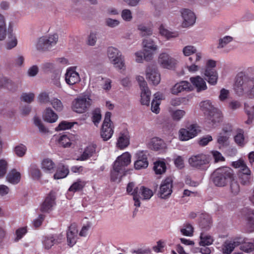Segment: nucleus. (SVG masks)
<instances>
[{"label": "nucleus", "instance_id": "obj_24", "mask_svg": "<svg viewBox=\"0 0 254 254\" xmlns=\"http://www.w3.org/2000/svg\"><path fill=\"white\" fill-rule=\"evenodd\" d=\"M13 23H9L8 26V40L5 45L6 49L10 50L16 47L18 40L16 35L13 33Z\"/></svg>", "mask_w": 254, "mask_h": 254}, {"label": "nucleus", "instance_id": "obj_26", "mask_svg": "<svg viewBox=\"0 0 254 254\" xmlns=\"http://www.w3.org/2000/svg\"><path fill=\"white\" fill-rule=\"evenodd\" d=\"M78 229L75 224H71L67 232L66 237L68 245L72 247L75 244L78 238Z\"/></svg>", "mask_w": 254, "mask_h": 254}, {"label": "nucleus", "instance_id": "obj_11", "mask_svg": "<svg viewBox=\"0 0 254 254\" xmlns=\"http://www.w3.org/2000/svg\"><path fill=\"white\" fill-rule=\"evenodd\" d=\"M91 104V100L88 96H81L73 101L72 109L77 113H83L87 111Z\"/></svg>", "mask_w": 254, "mask_h": 254}, {"label": "nucleus", "instance_id": "obj_7", "mask_svg": "<svg viewBox=\"0 0 254 254\" xmlns=\"http://www.w3.org/2000/svg\"><path fill=\"white\" fill-rule=\"evenodd\" d=\"M216 62L213 60L206 61L203 70V74L206 77L207 82L211 85H214L217 83L218 73L215 69Z\"/></svg>", "mask_w": 254, "mask_h": 254}, {"label": "nucleus", "instance_id": "obj_1", "mask_svg": "<svg viewBox=\"0 0 254 254\" xmlns=\"http://www.w3.org/2000/svg\"><path fill=\"white\" fill-rule=\"evenodd\" d=\"M234 90L239 95L246 92L250 98H254V78H251L243 72L237 75Z\"/></svg>", "mask_w": 254, "mask_h": 254}, {"label": "nucleus", "instance_id": "obj_63", "mask_svg": "<svg viewBox=\"0 0 254 254\" xmlns=\"http://www.w3.org/2000/svg\"><path fill=\"white\" fill-rule=\"evenodd\" d=\"M181 232L184 235L187 236H191L193 232L192 226L190 224L184 225V227L181 229Z\"/></svg>", "mask_w": 254, "mask_h": 254}, {"label": "nucleus", "instance_id": "obj_49", "mask_svg": "<svg viewBox=\"0 0 254 254\" xmlns=\"http://www.w3.org/2000/svg\"><path fill=\"white\" fill-rule=\"evenodd\" d=\"M189 101V96L183 97H174L171 99L170 103L173 107H177L181 105H186Z\"/></svg>", "mask_w": 254, "mask_h": 254}, {"label": "nucleus", "instance_id": "obj_40", "mask_svg": "<svg viewBox=\"0 0 254 254\" xmlns=\"http://www.w3.org/2000/svg\"><path fill=\"white\" fill-rule=\"evenodd\" d=\"M41 168L46 172L52 173L55 168V164L51 159L45 158L41 162Z\"/></svg>", "mask_w": 254, "mask_h": 254}, {"label": "nucleus", "instance_id": "obj_20", "mask_svg": "<svg viewBox=\"0 0 254 254\" xmlns=\"http://www.w3.org/2000/svg\"><path fill=\"white\" fill-rule=\"evenodd\" d=\"M56 196L53 192H51L45 198L40 206L41 211L45 213H50L56 205Z\"/></svg>", "mask_w": 254, "mask_h": 254}, {"label": "nucleus", "instance_id": "obj_41", "mask_svg": "<svg viewBox=\"0 0 254 254\" xmlns=\"http://www.w3.org/2000/svg\"><path fill=\"white\" fill-rule=\"evenodd\" d=\"M246 216L248 220V226L250 228V231L252 232L254 231V210L252 209L246 208L244 210Z\"/></svg>", "mask_w": 254, "mask_h": 254}, {"label": "nucleus", "instance_id": "obj_17", "mask_svg": "<svg viewBox=\"0 0 254 254\" xmlns=\"http://www.w3.org/2000/svg\"><path fill=\"white\" fill-rule=\"evenodd\" d=\"M64 76L65 82L69 85H73L80 81L79 74L76 71L75 67L67 68Z\"/></svg>", "mask_w": 254, "mask_h": 254}, {"label": "nucleus", "instance_id": "obj_32", "mask_svg": "<svg viewBox=\"0 0 254 254\" xmlns=\"http://www.w3.org/2000/svg\"><path fill=\"white\" fill-rule=\"evenodd\" d=\"M242 242V241H233L229 240L225 241L222 245V251L223 254H230L235 247Z\"/></svg>", "mask_w": 254, "mask_h": 254}, {"label": "nucleus", "instance_id": "obj_14", "mask_svg": "<svg viewBox=\"0 0 254 254\" xmlns=\"http://www.w3.org/2000/svg\"><path fill=\"white\" fill-rule=\"evenodd\" d=\"M199 127L195 124L190 125L186 128H181L179 131V138L182 141H187L192 138L200 132Z\"/></svg>", "mask_w": 254, "mask_h": 254}, {"label": "nucleus", "instance_id": "obj_21", "mask_svg": "<svg viewBox=\"0 0 254 254\" xmlns=\"http://www.w3.org/2000/svg\"><path fill=\"white\" fill-rule=\"evenodd\" d=\"M147 146L151 150L160 152L164 151L167 148L165 142L157 137L151 138L147 143Z\"/></svg>", "mask_w": 254, "mask_h": 254}, {"label": "nucleus", "instance_id": "obj_45", "mask_svg": "<svg viewBox=\"0 0 254 254\" xmlns=\"http://www.w3.org/2000/svg\"><path fill=\"white\" fill-rule=\"evenodd\" d=\"M29 174L30 176L35 180H39L42 176L41 170L37 166L32 164L29 169Z\"/></svg>", "mask_w": 254, "mask_h": 254}, {"label": "nucleus", "instance_id": "obj_51", "mask_svg": "<svg viewBox=\"0 0 254 254\" xmlns=\"http://www.w3.org/2000/svg\"><path fill=\"white\" fill-rule=\"evenodd\" d=\"M85 185V182L83 181L78 180L68 189V191L75 192L81 190Z\"/></svg>", "mask_w": 254, "mask_h": 254}, {"label": "nucleus", "instance_id": "obj_22", "mask_svg": "<svg viewBox=\"0 0 254 254\" xmlns=\"http://www.w3.org/2000/svg\"><path fill=\"white\" fill-rule=\"evenodd\" d=\"M136 160L134 162V166L136 170L146 168L148 166V162L145 152L143 151L137 152L136 154Z\"/></svg>", "mask_w": 254, "mask_h": 254}, {"label": "nucleus", "instance_id": "obj_58", "mask_svg": "<svg viewBox=\"0 0 254 254\" xmlns=\"http://www.w3.org/2000/svg\"><path fill=\"white\" fill-rule=\"evenodd\" d=\"M27 230L26 227H20L17 229L15 231L14 241H19L23 237V236L27 233Z\"/></svg>", "mask_w": 254, "mask_h": 254}, {"label": "nucleus", "instance_id": "obj_43", "mask_svg": "<svg viewBox=\"0 0 254 254\" xmlns=\"http://www.w3.org/2000/svg\"><path fill=\"white\" fill-rule=\"evenodd\" d=\"M214 241V239L209 234L202 232L200 235L199 245L202 246H209Z\"/></svg>", "mask_w": 254, "mask_h": 254}, {"label": "nucleus", "instance_id": "obj_4", "mask_svg": "<svg viewBox=\"0 0 254 254\" xmlns=\"http://www.w3.org/2000/svg\"><path fill=\"white\" fill-rule=\"evenodd\" d=\"M212 177L215 185L222 187L233 179L234 175L232 169L223 167L217 169L212 174Z\"/></svg>", "mask_w": 254, "mask_h": 254}, {"label": "nucleus", "instance_id": "obj_23", "mask_svg": "<svg viewBox=\"0 0 254 254\" xmlns=\"http://www.w3.org/2000/svg\"><path fill=\"white\" fill-rule=\"evenodd\" d=\"M190 81L193 86V89L194 87L198 92L205 90L207 88L205 80L199 75L190 77Z\"/></svg>", "mask_w": 254, "mask_h": 254}, {"label": "nucleus", "instance_id": "obj_52", "mask_svg": "<svg viewBox=\"0 0 254 254\" xmlns=\"http://www.w3.org/2000/svg\"><path fill=\"white\" fill-rule=\"evenodd\" d=\"M166 164L163 161H156L154 163V170L156 174H162L166 171Z\"/></svg>", "mask_w": 254, "mask_h": 254}, {"label": "nucleus", "instance_id": "obj_55", "mask_svg": "<svg viewBox=\"0 0 254 254\" xmlns=\"http://www.w3.org/2000/svg\"><path fill=\"white\" fill-rule=\"evenodd\" d=\"M171 114L173 120L179 121L185 116L186 112L183 110L177 109L173 111Z\"/></svg>", "mask_w": 254, "mask_h": 254}, {"label": "nucleus", "instance_id": "obj_48", "mask_svg": "<svg viewBox=\"0 0 254 254\" xmlns=\"http://www.w3.org/2000/svg\"><path fill=\"white\" fill-rule=\"evenodd\" d=\"M69 173V170L65 166H59L54 175L55 179H61L66 177Z\"/></svg>", "mask_w": 254, "mask_h": 254}, {"label": "nucleus", "instance_id": "obj_2", "mask_svg": "<svg viewBox=\"0 0 254 254\" xmlns=\"http://www.w3.org/2000/svg\"><path fill=\"white\" fill-rule=\"evenodd\" d=\"M182 53L185 57H190L188 62L190 64H186V69L190 73H195L200 69L198 64L203 58V54L197 52L196 48L192 45H187L182 49Z\"/></svg>", "mask_w": 254, "mask_h": 254}, {"label": "nucleus", "instance_id": "obj_19", "mask_svg": "<svg viewBox=\"0 0 254 254\" xmlns=\"http://www.w3.org/2000/svg\"><path fill=\"white\" fill-rule=\"evenodd\" d=\"M146 77L149 81L154 85H158L161 80V75L158 69L152 66L147 67L146 71Z\"/></svg>", "mask_w": 254, "mask_h": 254}, {"label": "nucleus", "instance_id": "obj_15", "mask_svg": "<svg viewBox=\"0 0 254 254\" xmlns=\"http://www.w3.org/2000/svg\"><path fill=\"white\" fill-rule=\"evenodd\" d=\"M173 180L171 178H167L163 180L160 187L158 192L159 196L163 199L168 198L172 192Z\"/></svg>", "mask_w": 254, "mask_h": 254}, {"label": "nucleus", "instance_id": "obj_35", "mask_svg": "<svg viewBox=\"0 0 254 254\" xmlns=\"http://www.w3.org/2000/svg\"><path fill=\"white\" fill-rule=\"evenodd\" d=\"M21 179V174L16 169H12L9 172L6 176V180L10 183L15 185L18 184Z\"/></svg>", "mask_w": 254, "mask_h": 254}, {"label": "nucleus", "instance_id": "obj_30", "mask_svg": "<svg viewBox=\"0 0 254 254\" xmlns=\"http://www.w3.org/2000/svg\"><path fill=\"white\" fill-rule=\"evenodd\" d=\"M43 120L48 123H53L56 122L58 119V116L50 108H47L43 113Z\"/></svg>", "mask_w": 254, "mask_h": 254}, {"label": "nucleus", "instance_id": "obj_5", "mask_svg": "<svg viewBox=\"0 0 254 254\" xmlns=\"http://www.w3.org/2000/svg\"><path fill=\"white\" fill-rule=\"evenodd\" d=\"M107 55L110 62L118 70L125 71L126 65L124 57L121 51L114 47L108 48Z\"/></svg>", "mask_w": 254, "mask_h": 254}, {"label": "nucleus", "instance_id": "obj_3", "mask_svg": "<svg viewBox=\"0 0 254 254\" xmlns=\"http://www.w3.org/2000/svg\"><path fill=\"white\" fill-rule=\"evenodd\" d=\"M200 111L205 116V122L210 126L217 125L221 121L222 113L215 108L210 100H205L199 103Z\"/></svg>", "mask_w": 254, "mask_h": 254}, {"label": "nucleus", "instance_id": "obj_18", "mask_svg": "<svg viewBox=\"0 0 254 254\" xmlns=\"http://www.w3.org/2000/svg\"><path fill=\"white\" fill-rule=\"evenodd\" d=\"M181 15L183 19L182 26L189 27L192 26L195 22L196 16L193 11L189 9H184L181 11Z\"/></svg>", "mask_w": 254, "mask_h": 254}, {"label": "nucleus", "instance_id": "obj_10", "mask_svg": "<svg viewBox=\"0 0 254 254\" xmlns=\"http://www.w3.org/2000/svg\"><path fill=\"white\" fill-rule=\"evenodd\" d=\"M111 113L107 112L105 114L101 130V136L104 140H109L114 133V125L111 121Z\"/></svg>", "mask_w": 254, "mask_h": 254}, {"label": "nucleus", "instance_id": "obj_28", "mask_svg": "<svg viewBox=\"0 0 254 254\" xmlns=\"http://www.w3.org/2000/svg\"><path fill=\"white\" fill-rule=\"evenodd\" d=\"M129 144V135L127 130H123L119 134L117 139V146L120 149L126 148Z\"/></svg>", "mask_w": 254, "mask_h": 254}, {"label": "nucleus", "instance_id": "obj_62", "mask_svg": "<svg viewBox=\"0 0 254 254\" xmlns=\"http://www.w3.org/2000/svg\"><path fill=\"white\" fill-rule=\"evenodd\" d=\"M241 249L246 253H250L254 250V241L245 242L241 246Z\"/></svg>", "mask_w": 254, "mask_h": 254}, {"label": "nucleus", "instance_id": "obj_46", "mask_svg": "<svg viewBox=\"0 0 254 254\" xmlns=\"http://www.w3.org/2000/svg\"><path fill=\"white\" fill-rule=\"evenodd\" d=\"M141 103L144 105H148L150 100L151 93L148 87L141 89Z\"/></svg>", "mask_w": 254, "mask_h": 254}, {"label": "nucleus", "instance_id": "obj_64", "mask_svg": "<svg viewBox=\"0 0 254 254\" xmlns=\"http://www.w3.org/2000/svg\"><path fill=\"white\" fill-rule=\"evenodd\" d=\"M51 104L53 107L57 111H61L63 109V105L62 102L57 98L53 99Z\"/></svg>", "mask_w": 254, "mask_h": 254}, {"label": "nucleus", "instance_id": "obj_61", "mask_svg": "<svg viewBox=\"0 0 254 254\" xmlns=\"http://www.w3.org/2000/svg\"><path fill=\"white\" fill-rule=\"evenodd\" d=\"M27 150L26 147L23 144H19L14 147V151L15 154L20 157L23 156Z\"/></svg>", "mask_w": 254, "mask_h": 254}, {"label": "nucleus", "instance_id": "obj_54", "mask_svg": "<svg viewBox=\"0 0 254 254\" xmlns=\"http://www.w3.org/2000/svg\"><path fill=\"white\" fill-rule=\"evenodd\" d=\"M230 191L234 195L239 193L240 191V186L234 177L230 181Z\"/></svg>", "mask_w": 254, "mask_h": 254}, {"label": "nucleus", "instance_id": "obj_44", "mask_svg": "<svg viewBox=\"0 0 254 254\" xmlns=\"http://www.w3.org/2000/svg\"><path fill=\"white\" fill-rule=\"evenodd\" d=\"M244 110L248 116V120L246 123L247 124H250L254 120V105L250 106L249 103H245L244 104Z\"/></svg>", "mask_w": 254, "mask_h": 254}, {"label": "nucleus", "instance_id": "obj_53", "mask_svg": "<svg viewBox=\"0 0 254 254\" xmlns=\"http://www.w3.org/2000/svg\"><path fill=\"white\" fill-rule=\"evenodd\" d=\"M137 29L140 31L142 36H150L153 33V30L151 28L147 27L144 24H140L137 26Z\"/></svg>", "mask_w": 254, "mask_h": 254}, {"label": "nucleus", "instance_id": "obj_25", "mask_svg": "<svg viewBox=\"0 0 254 254\" xmlns=\"http://www.w3.org/2000/svg\"><path fill=\"white\" fill-rule=\"evenodd\" d=\"M76 136L71 134H62L57 137L56 140L59 145L64 147H68L75 142Z\"/></svg>", "mask_w": 254, "mask_h": 254}, {"label": "nucleus", "instance_id": "obj_59", "mask_svg": "<svg viewBox=\"0 0 254 254\" xmlns=\"http://www.w3.org/2000/svg\"><path fill=\"white\" fill-rule=\"evenodd\" d=\"M34 125L38 127L40 132L45 133L48 131V129L44 126L42 121L40 118L37 117L34 118Z\"/></svg>", "mask_w": 254, "mask_h": 254}, {"label": "nucleus", "instance_id": "obj_12", "mask_svg": "<svg viewBox=\"0 0 254 254\" xmlns=\"http://www.w3.org/2000/svg\"><path fill=\"white\" fill-rule=\"evenodd\" d=\"M144 58L146 61H151L155 52L158 50V46L152 39H144L142 43Z\"/></svg>", "mask_w": 254, "mask_h": 254}, {"label": "nucleus", "instance_id": "obj_50", "mask_svg": "<svg viewBox=\"0 0 254 254\" xmlns=\"http://www.w3.org/2000/svg\"><path fill=\"white\" fill-rule=\"evenodd\" d=\"M234 140L237 145L243 147L247 143V140L245 138L244 132L239 130L234 136Z\"/></svg>", "mask_w": 254, "mask_h": 254}, {"label": "nucleus", "instance_id": "obj_39", "mask_svg": "<svg viewBox=\"0 0 254 254\" xmlns=\"http://www.w3.org/2000/svg\"><path fill=\"white\" fill-rule=\"evenodd\" d=\"M211 218L208 214H203L201 217L199 226L202 231L208 230L211 227Z\"/></svg>", "mask_w": 254, "mask_h": 254}, {"label": "nucleus", "instance_id": "obj_57", "mask_svg": "<svg viewBox=\"0 0 254 254\" xmlns=\"http://www.w3.org/2000/svg\"><path fill=\"white\" fill-rule=\"evenodd\" d=\"M8 167V163L6 159H0V179L2 178L5 175Z\"/></svg>", "mask_w": 254, "mask_h": 254}, {"label": "nucleus", "instance_id": "obj_31", "mask_svg": "<svg viewBox=\"0 0 254 254\" xmlns=\"http://www.w3.org/2000/svg\"><path fill=\"white\" fill-rule=\"evenodd\" d=\"M159 34L169 40L171 38H176L179 36V33L177 31H170L163 24H161L158 28Z\"/></svg>", "mask_w": 254, "mask_h": 254}, {"label": "nucleus", "instance_id": "obj_33", "mask_svg": "<svg viewBox=\"0 0 254 254\" xmlns=\"http://www.w3.org/2000/svg\"><path fill=\"white\" fill-rule=\"evenodd\" d=\"M163 99V94L157 92L154 95V98L151 103V110L153 112L158 114L160 111L159 105L161 100Z\"/></svg>", "mask_w": 254, "mask_h": 254}, {"label": "nucleus", "instance_id": "obj_60", "mask_svg": "<svg viewBox=\"0 0 254 254\" xmlns=\"http://www.w3.org/2000/svg\"><path fill=\"white\" fill-rule=\"evenodd\" d=\"M74 124V123L65 121H62L59 124L58 126L56 127V130L57 131H60L69 129L73 126Z\"/></svg>", "mask_w": 254, "mask_h": 254}, {"label": "nucleus", "instance_id": "obj_37", "mask_svg": "<svg viewBox=\"0 0 254 254\" xmlns=\"http://www.w3.org/2000/svg\"><path fill=\"white\" fill-rule=\"evenodd\" d=\"M96 146L95 144H91L87 146L84 150L83 153L79 157L78 160L84 161L92 156L96 152Z\"/></svg>", "mask_w": 254, "mask_h": 254}, {"label": "nucleus", "instance_id": "obj_34", "mask_svg": "<svg viewBox=\"0 0 254 254\" xmlns=\"http://www.w3.org/2000/svg\"><path fill=\"white\" fill-rule=\"evenodd\" d=\"M58 242V239L56 237L54 236L44 237L42 240L43 248L46 250L51 249L52 247Z\"/></svg>", "mask_w": 254, "mask_h": 254}, {"label": "nucleus", "instance_id": "obj_16", "mask_svg": "<svg viewBox=\"0 0 254 254\" xmlns=\"http://www.w3.org/2000/svg\"><path fill=\"white\" fill-rule=\"evenodd\" d=\"M192 90L193 86L190 82L186 80H182L176 83L170 89L171 93L174 95H177L184 91L190 92Z\"/></svg>", "mask_w": 254, "mask_h": 254}, {"label": "nucleus", "instance_id": "obj_9", "mask_svg": "<svg viewBox=\"0 0 254 254\" xmlns=\"http://www.w3.org/2000/svg\"><path fill=\"white\" fill-rule=\"evenodd\" d=\"M235 168L240 169L239 179L243 185H247L251 180V171L243 160L240 159L232 163Z\"/></svg>", "mask_w": 254, "mask_h": 254}, {"label": "nucleus", "instance_id": "obj_47", "mask_svg": "<svg viewBox=\"0 0 254 254\" xmlns=\"http://www.w3.org/2000/svg\"><path fill=\"white\" fill-rule=\"evenodd\" d=\"M138 197L143 199H149L153 194L152 190L147 188L141 187L138 190Z\"/></svg>", "mask_w": 254, "mask_h": 254}, {"label": "nucleus", "instance_id": "obj_8", "mask_svg": "<svg viewBox=\"0 0 254 254\" xmlns=\"http://www.w3.org/2000/svg\"><path fill=\"white\" fill-rule=\"evenodd\" d=\"M178 61L167 52H162L158 55L157 64L162 68L174 70L178 64Z\"/></svg>", "mask_w": 254, "mask_h": 254}, {"label": "nucleus", "instance_id": "obj_42", "mask_svg": "<svg viewBox=\"0 0 254 254\" xmlns=\"http://www.w3.org/2000/svg\"><path fill=\"white\" fill-rule=\"evenodd\" d=\"M7 34L6 20L4 16L0 13V41L6 39Z\"/></svg>", "mask_w": 254, "mask_h": 254}, {"label": "nucleus", "instance_id": "obj_27", "mask_svg": "<svg viewBox=\"0 0 254 254\" xmlns=\"http://www.w3.org/2000/svg\"><path fill=\"white\" fill-rule=\"evenodd\" d=\"M131 162V155L128 152H126L119 156L114 162L116 167H120L126 170V167Z\"/></svg>", "mask_w": 254, "mask_h": 254}, {"label": "nucleus", "instance_id": "obj_56", "mask_svg": "<svg viewBox=\"0 0 254 254\" xmlns=\"http://www.w3.org/2000/svg\"><path fill=\"white\" fill-rule=\"evenodd\" d=\"M233 40V38L229 36H225L221 38L218 40L217 46L218 49H222L225 47L229 43Z\"/></svg>", "mask_w": 254, "mask_h": 254}, {"label": "nucleus", "instance_id": "obj_13", "mask_svg": "<svg viewBox=\"0 0 254 254\" xmlns=\"http://www.w3.org/2000/svg\"><path fill=\"white\" fill-rule=\"evenodd\" d=\"M58 40L57 34H53L48 37L45 36L40 38L36 44V48L39 50H44L55 45Z\"/></svg>", "mask_w": 254, "mask_h": 254}, {"label": "nucleus", "instance_id": "obj_6", "mask_svg": "<svg viewBox=\"0 0 254 254\" xmlns=\"http://www.w3.org/2000/svg\"><path fill=\"white\" fill-rule=\"evenodd\" d=\"M190 165L199 170H206L209 167V157L204 154H198L191 156L188 160Z\"/></svg>", "mask_w": 254, "mask_h": 254}, {"label": "nucleus", "instance_id": "obj_29", "mask_svg": "<svg viewBox=\"0 0 254 254\" xmlns=\"http://www.w3.org/2000/svg\"><path fill=\"white\" fill-rule=\"evenodd\" d=\"M139 190V189L138 188L135 187V185L133 183H129L127 188V192L133 195L134 205L136 207H139L140 205L138 194Z\"/></svg>", "mask_w": 254, "mask_h": 254}, {"label": "nucleus", "instance_id": "obj_36", "mask_svg": "<svg viewBox=\"0 0 254 254\" xmlns=\"http://www.w3.org/2000/svg\"><path fill=\"white\" fill-rule=\"evenodd\" d=\"M231 131V128L229 127L228 130L223 129V132H221L218 135L217 141L219 144L220 147L226 146L228 144V139L229 138V132Z\"/></svg>", "mask_w": 254, "mask_h": 254}, {"label": "nucleus", "instance_id": "obj_38", "mask_svg": "<svg viewBox=\"0 0 254 254\" xmlns=\"http://www.w3.org/2000/svg\"><path fill=\"white\" fill-rule=\"evenodd\" d=\"M116 168V165L114 164L113 169L111 173V179L113 181H120L121 177L125 175V170L120 167Z\"/></svg>", "mask_w": 254, "mask_h": 254}]
</instances>
